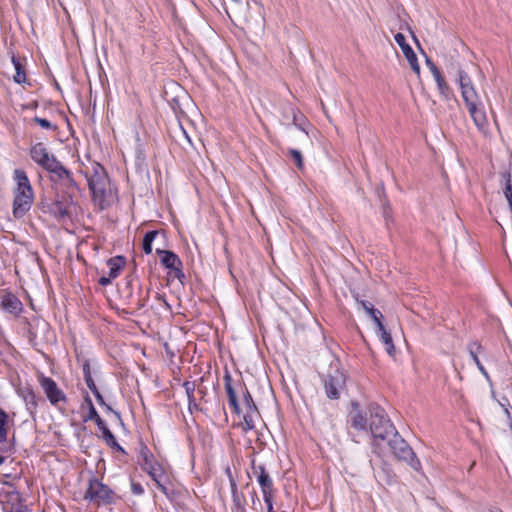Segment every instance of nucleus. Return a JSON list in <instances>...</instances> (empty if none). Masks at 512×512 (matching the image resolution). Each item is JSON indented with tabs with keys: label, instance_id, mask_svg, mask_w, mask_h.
Returning <instances> with one entry per match:
<instances>
[{
	"label": "nucleus",
	"instance_id": "obj_7",
	"mask_svg": "<svg viewBox=\"0 0 512 512\" xmlns=\"http://www.w3.org/2000/svg\"><path fill=\"white\" fill-rule=\"evenodd\" d=\"M346 377L343 372L335 370L329 373L324 380V388L329 399H338L344 390Z\"/></svg>",
	"mask_w": 512,
	"mask_h": 512
},
{
	"label": "nucleus",
	"instance_id": "obj_56",
	"mask_svg": "<svg viewBox=\"0 0 512 512\" xmlns=\"http://www.w3.org/2000/svg\"><path fill=\"white\" fill-rule=\"evenodd\" d=\"M197 408H198V405L196 404V401L194 400V403H192V410L197 409Z\"/></svg>",
	"mask_w": 512,
	"mask_h": 512
},
{
	"label": "nucleus",
	"instance_id": "obj_45",
	"mask_svg": "<svg viewBox=\"0 0 512 512\" xmlns=\"http://www.w3.org/2000/svg\"><path fill=\"white\" fill-rule=\"evenodd\" d=\"M83 376L84 378L85 377H88V376H91V371H90V363L88 360H86L84 363H83Z\"/></svg>",
	"mask_w": 512,
	"mask_h": 512
},
{
	"label": "nucleus",
	"instance_id": "obj_12",
	"mask_svg": "<svg viewBox=\"0 0 512 512\" xmlns=\"http://www.w3.org/2000/svg\"><path fill=\"white\" fill-rule=\"evenodd\" d=\"M396 43L400 46L403 54L405 55L411 69L417 74H420V66L416 54L411 46L406 42L405 36L402 33H397L394 36Z\"/></svg>",
	"mask_w": 512,
	"mask_h": 512
},
{
	"label": "nucleus",
	"instance_id": "obj_51",
	"mask_svg": "<svg viewBox=\"0 0 512 512\" xmlns=\"http://www.w3.org/2000/svg\"><path fill=\"white\" fill-rule=\"evenodd\" d=\"M104 407L107 409V411L112 412V413H113V414H114L118 419H121V415H120V413H119V412H117V411H114V410L111 408V406H109V405L107 404V406H104Z\"/></svg>",
	"mask_w": 512,
	"mask_h": 512
},
{
	"label": "nucleus",
	"instance_id": "obj_40",
	"mask_svg": "<svg viewBox=\"0 0 512 512\" xmlns=\"http://www.w3.org/2000/svg\"><path fill=\"white\" fill-rule=\"evenodd\" d=\"M131 492L134 495H142L144 493L143 486L138 482H131Z\"/></svg>",
	"mask_w": 512,
	"mask_h": 512
},
{
	"label": "nucleus",
	"instance_id": "obj_9",
	"mask_svg": "<svg viewBox=\"0 0 512 512\" xmlns=\"http://www.w3.org/2000/svg\"><path fill=\"white\" fill-rule=\"evenodd\" d=\"M31 159L46 171L57 161L45 145L41 142L34 144L30 149Z\"/></svg>",
	"mask_w": 512,
	"mask_h": 512
},
{
	"label": "nucleus",
	"instance_id": "obj_13",
	"mask_svg": "<svg viewBox=\"0 0 512 512\" xmlns=\"http://www.w3.org/2000/svg\"><path fill=\"white\" fill-rule=\"evenodd\" d=\"M0 306L5 312L14 315H18L23 308L18 297L10 292H5L0 296Z\"/></svg>",
	"mask_w": 512,
	"mask_h": 512
},
{
	"label": "nucleus",
	"instance_id": "obj_18",
	"mask_svg": "<svg viewBox=\"0 0 512 512\" xmlns=\"http://www.w3.org/2000/svg\"><path fill=\"white\" fill-rule=\"evenodd\" d=\"M433 78L436 82L437 90H438L440 96L442 97V99L445 101H449V100L453 99L454 92H453L452 88L449 86V84L446 82V80L444 79L442 73L437 74Z\"/></svg>",
	"mask_w": 512,
	"mask_h": 512
},
{
	"label": "nucleus",
	"instance_id": "obj_8",
	"mask_svg": "<svg viewBox=\"0 0 512 512\" xmlns=\"http://www.w3.org/2000/svg\"><path fill=\"white\" fill-rule=\"evenodd\" d=\"M156 254L160 256L161 264L174 272V276L182 281L185 275L182 271V262L180 258L172 251L156 249Z\"/></svg>",
	"mask_w": 512,
	"mask_h": 512
},
{
	"label": "nucleus",
	"instance_id": "obj_16",
	"mask_svg": "<svg viewBox=\"0 0 512 512\" xmlns=\"http://www.w3.org/2000/svg\"><path fill=\"white\" fill-rule=\"evenodd\" d=\"M151 479L156 483L157 487L164 493L167 494V483L168 475L164 468L160 465H154L149 471H147Z\"/></svg>",
	"mask_w": 512,
	"mask_h": 512
},
{
	"label": "nucleus",
	"instance_id": "obj_27",
	"mask_svg": "<svg viewBox=\"0 0 512 512\" xmlns=\"http://www.w3.org/2000/svg\"><path fill=\"white\" fill-rule=\"evenodd\" d=\"M12 62L15 68V75L13 76L14 81L18 84L24 83L26 81V74L23 65L20 60L15 57L12 58Z\"/></svg>",
	"mask_w": 512,
	"mask_h": 512
},
{
	"label": "nucleus",
	"instance_id": "obj_29",
	"mask_svg": "<svg viewBox=\"0 0 512 512\" xmlns=\"http://www.w3.org/2000/svg\"><path fill=\"white\" fill-rule=\"evenodd\" d=\"M258 414H254L252 413V411L250 410H247V412L245 413L244 417H243V423H242V426H243V429L245 431H248V430H252L255 428V420L254 418L257 416Z\"/></svg>",
	"mask_w": 512,
	"mask_h": 512
},
{
	"label": "nucleus",
	"instance_id": "obj_49",
	"mask_svg": "<svg viewBox=\"0 0 512 512\" xmlns=\"http://www.w3.org/2000/svg\"><path fill=\"white\" fill-rule=\"evenodd\" d=\"M96 397V400L97 402L101 405V406H107V403L104 401V398L103 396L100 394H98Z\"/></svg>",
	"mask_w": 512,
	"mask_h": 512
},
{
	"label": "nucleus",
	"instance_id": "obj_38",
	"mask_svg": "<svg viewBox=\"0 0 512 512\" xmlns=\"http://www.w3.org/2000/svg\"><path fill=\"white\" fill-rule=\"evenodd\" d=\"M426 65L429 68V70H430L431 74L433 75V77L436 76L437 74L441 73V71L434 64V62L430 58H428V57H426Z\"/></svg>",
	"mask_w": 512,
	"mask_h": 512
},
{
	"label": "nucleus",
	"instance_id": "obj_17",
	"mask_svg": "<svg viewBox=\"0 0 512 512\" xmlns=\"http://www.w3.org/2000/svg\"><path fill=\"white\" fill-rule=\"evenodd\" d=\"M224 386L228 396V403L230 407L233 409L235 413L239 414L240 406L237 400L236 392L232 386V377L229 373H226L224 376Z\"/></svg>",
	"mask_w": 512,
	"mask_h": 512
},
{
	"label": "nucleus",
	"instance_id": "obj_1",
	"mask_svg": "<svg viewBox=\"0 0 512 512\" xmlns=\"http://www.w3.org/2000/svg\"><path fill=\"white\" fill-rule=\"evenodd\" d=\"M455 80L459 85L463 101L475 126L480 132L486 134L488 130L487 115L471 77L465 70L459 67Z\"/></svg>",
	"mask_w": 512,
	"mask_h": 512
},
{
	"label": "nucleus",
	"instance_id": "obj_39",
	"mask_svg": "<svg viewBox=\"0 0 512 512\" xmlns=\"http://www.w3.org/2000/svg\"><path fill=\"white\" fill-rule=\"evenodd\" d=\"M34 122L44 129H51L53 125L47 119L35 117Z\"/></svg>",
	"mask_w": 512,
	"mask_h": 512
},
{
	"label": "nucleus",
	"instance_id": "obj_47",
	"mask_svg": "<svg viewBox=\"0 0 512 512\" xmlns=\"http://www.w3.org/2000/svg\"><path fill=\"white\" fill-rule=\"evenodd\" d=\"M84 380H85L86 385H87V387H88L89 389H90L91 387H93V386H95V385H96V384H95V382H94V380H93V378H92V375H91V376H88V377H85V378H84Z\"/></svg>",
	"mask_w": 512,
	"mask_h": 512
},
{
	"label": "nucleus",
	"instance_id": "obj_32",
	"mask_svg": "<svg viewBox=\"0 0 512 512\" xmlns=\"http://www.w3.org/2000/svg\"><path fill=\"white\" fill-rule=\"evenodd\" d=\"M369 316L371 317L377 328L384 325L382 322L383 315L378 309L370 308Z\"/></svg>",
	"mask_w": 512,
	"mask_h": 512
},
{
	"label": "nucleus",
	"instance_id": "obj_15",
	"mask_svg": "<svg viewBox=\"0 0 512 512\" xmlns=\"http://www.w3.org/2000/svg\"><path fill=\"white\" fill-rule=\"evenodd\" d=\"M14 179L17 183L14 195H33L32 186L24 170L16 169L14 171Z\"/></svg>",
	"mask_w": 512,
	"mask_h": 512
},
{
	"label": "nucleus",
	"instance_id": "obj_36",
	"mask_svg": "<svg viewBox=\"0 0 512 512\" xmlns=\"http://www.w3.org/2000/svg\"><path fill=\"white\" fill-rule=\"evenodd\" d=\"M68 190H78V185L73 179L71 172H69L68 177L61 182Z\"/></svg>",
	"mask_w": 512,
	"mask_h": 512
},
{
	"label": "nucleus",
	"instance_id": "obj_3",
	"mask_svg": "<svg viewBox=\"0 0 512 512\" xmlns=\"http://www.w3.org/2000/svg\"><path fill=\"white\" fill-rule=\"evenodd\" d=\"M85 176L94 203L104 209L113 197L111 182L104 167L97 162H93L90 167L86 168Z\"/></svg>",
	"mask_w": 512,
	"mask_h": 512
},
{
	"label": "nucleus",
	"instance_id": "obj_2",
	"mask_svg": "<svg viewBox=\"0 0 512 512\" xmlns=\"http://www.w3.org/2000/svg\"><path fill=\"white\" fill-rule=\"evenodd\" d=\"M369 414V431L373 437L372 450L381 455L384 442L396 435V428L387 413L379 405L372 403L367 408Z\"/></svg>",
	"mask_w": 512,
	"mask_h": 512
},
{
	"label": "nucleus",
	"instance_id": "obj_54",
	"mask_svg": "<svg viewBox=\"0 0 512 512\" xmlns=\"http://www.w3.org/2000/svg\"><path fill=\"white\" fill-rule=\"evenodd\" d=\"M144 305H145V304H144L143 302H141V301H139V302H138V304H137V306H138V308H139V309H140V308H142V307H144Z\"/></svg>",
	"mask_w": 512,
	"mask_h": 512
},
{
	"label": "nucleus",
	"instance_id": "obj_53",
	"mask_svg": "<svg viewBox=\"0 0 512 512\" xmlns=\"http://www.w3.org/2000/svg\"><path fill=\"white\" fill-rule=\"evenodd\" d=\"M85 403L87 404L88 408H89V407H91V405H93L92 400H91V398L89 397V395H86V397H85Z\"/></svg>",
	"mask_w": 512,
	"mask_h": 512
},
{
	"label": "nucleus",
	"instance_id": "obj_20",
	"mask_svg": "<svg viewBox=\"0 0 512 512\" xmlns=\"http://www.w3.org/2000/svg\"><path fill=\"white\" fill-rule=\"evenodd\" d=\"M481 349H482V346L478 342H472L468 345V351H469L471 358L473 359V362L476 364V366L479 369V371L481 372V374L486 379L489 380V378H490L489 374L478 358V353L481 351Z\"/></svg>",
	"mask_w": 512,
	"mask_h": 512
},
{
	"label": "nucleus",
	"instance_id": "obj_33",
	"mask_svg": "<svg viewBox=\"0 0 512 512\" xmlns=\"http://www.w3.org/2000/svg\"><path fill=\"white\" fill-rule=\"evenodd\" d=\"M138 463L140 464V466L142 467V469L147 472L149 471L151 468L154 467V465H157L159 464L158 462H156L154 460V456H150L148 458H145L144 460H138Z\"/></svg>",
	"mask_w": 512,
	"mask_h": 512
},
{
	"label": "nucleus",
	"instance_id": "obj_23",
	"mask_svg": "<svg viewBox=\"0 0 512 512\" xmlns=\"http://www.w3.org/2000/svg\"><path fill=\"white\" fill-rule=\"evenodd\" d=\"M369 419H367L366 416H364L360 411H357L350 416V424L351 427H353L356 430L359 431H366L367 430V422Z\"/></svg>",
	"mask_w": 512,
	"mask_h": 512
},
{
	"label": "nucleus",
	"instance_id": "obj_43",
	"mask_svg": "<svg viewBox=\"0 0 512 512\" xmlns=\"http://www.w3.org/2000/svg\"><path fill=\"white\" fill-rule=\"evenodd\" d=\"M112 278H110L109 275H103L99 278L98 280V283L101 285V286H108L111 282H112Z\"/></svg>",
	"mask_w": 512,
	"mask_h": 512
},
{
	"label": "nucleus",
	"instance_id": "obj_19",
	"mask_svg": "<svg viewBox=\"0 0 512 512\" xmlns=\"http://www.w3.org/2000/svg\"><path fill=\"white\" fill-rule=\"evenodd\" d=\"M126 264V259L123 256H115L110 258L107 261V266L109 268L108 275L110 278L115 279L119 276L121 270Z\"/></svg>",
	"mask_w": 512,
	"mask_h": 512
},
{
	"label": "nucleus",
	"instance_id": "obj_28",
	"mask_svg": "<svg viewBox=\"0 0 512 512\" xmlns=\"http://www.w3.org/2000/svg\"><path fill=\"white\" fill-rule=\"evenodd\" d=\"M103 438L108 446H110L113 449H116L117 451L125 454V450L118 444L116 441L115 436L110 430L104 431Z\"/></svg>",
	"mask_w": 512,
	"mask_h": 512
},
{
	"label": "nucleus",
	"instance_id": "obj_41",
	"mask_svg": "<svg viewBox=\"0 0 512 512\" xmlns=\"http://www.w3.org/2000/svg\"><path fill=\"white\" fill-rule=\"evenodd\" d=\"M150 456H152V454L150 453V451L147 448V446L142 445L141 448H140L138 460H144L145 458H148Z\"/></svg>",
	"mask_w": 512,
	"mask_h": 512
},
{
	"label": "nucleus",
	"instance_id": "obj_21",
	"mask_svg": "<svg viewBox=\"0 0 512 512\" xmlns=\"http://www.w3.org/2000/svg\"><path fill=\"white\" fill-rule=\"evenodd\" d=\"M377 335L379 336L381 342L385 345L386 352L390 356H393L395 353V346L391 334L386 330L384 325L377 328Z\"/></svg>",
	"mask_w": 512,
	"mask_h": 512
},
{
	"label": "nucleus",
	"instance_id": "obj_11",
	"mask_svg": "<svg viewBox=\"0 0 512 512\" xmlns=\"http://www.w3.org/2000/svg\"><path fill=\"white\" fill-rule=\"evenodd\" d=\"M73 204L72 196H68L63 198L62 200H55L51 207L50 212L52 215L58 220L62 222H66L71 220V206Z\"/></svg>",
	"mask_w": 512,
	"mask_h": 512
},
{
	"label": "nucleus",
	"instance_id": "obj_52",
	"mask_svg": "<svg viewBox=\"0 0 512 512\" xmlns=\"http://www.w3.org/2000/svg\"><path fill=\"white\" fill-rule=\"evenodd\" d=\"M90 391L94 394V396H97L98 394H100V391L98 390L96 385L91 387Z\"/></svg>",
	"mask_w": 512,
	"mask_h": 512
},
{
	"label": "nucleus",
	"instance_id": "obj_46",
	"mask_svg": "<svg viewBox=\"0 0 512 512\" xmlns=\"http://www.w3.org/2000/svg\"><path fill=\"white\" fill-rule=\"evenodd\" d=\"M225 473L229 479L230 487L232 486V481H236L232 475L231 468L229 466L226 467Z\"/></svg>",
	"mask_w": 512,
	"mask_h": 512
},
{
	"label": "nucleus",
	"instance_id": "obj_57",
	"mask_svg": "<svg viewBox=\"0 0 512 512\" xmlns=\"http://www.w3.org/2000/svg\"><path fill=\"white\" fill-rule=\"evenodd\" d=\"M386 477H387V479H386V483H390V482H391V478H390L389 473H387Z\"/></svg>",
	"mask_w": 512,
	"mask_h": 512
},
{
	"label": "nucleus",
	"instance_id": "obj_26",
	"mask_svg": "<svg viewBox=\"0 0 512 512\" xmlns=\"http://www.w3.org/2000/svg\"><path fill=\"white\" fill-rule=\"evenodd\" d=\"M159 234L160 232L158 230H151L144 235L142 249L146 254H150L152 252V243Z\"/></svg>",
	"mask_w": 512,
	"mask_h": 512
},
{
	"label": "nucleus",
	"instance_id": "obj_59",
	"mask_svg": "<svg viewBox=\"0 0 512 512\" xmlns=\"http://www.w3.org/2000/svg\"><path fill=\"white\" fill-rule=\"evenodd\" d=\"M296 114L293 112V123L296 125Z\"/></svg>",
	"mask_w": 512,
	"mask_h": 512
},
{
	"label": "nucleus",
	"instance_id": "obj_50",
	"mask_svg": "<svg viewBox=\"0 0 512 512\" xmlns=\"http://www.w3.org/2000/svg\"><path fill=\"white\" fill-rule=\"evenodd\" d=\"M180 132L183 135V137L187 140L189 144H192L190 137L188 136L187 132L180 126Z\"/></svg>",
	"mask_w": 512,
	"mask_h": 512
},
{
	"label": "nucleus",
	"instance_id": "obj_37",
	"mask_svg": "<svg viewBox=\"0 0 512 512\" xmlns=\"http://www.w3.org/2000/svg\"><path fill=\"white\" fill-rule=\"evenodd\" d=\"M88 415L84 417V422H87V421H90V420H95L96 418L99 417V414L97 412V410L95 409L94 405H91V407L88 408Z\"/></svg>",
	"mask_w": 512,
	"mask_h": 512
},
{
	"label": "nucleus",
	"instance_id": "obj_34",
	"mask_svg": "<svg viewBox=\"0 0 512 512\" xmlns=\"http://www.w3.org/2000/svg\"><path fill=\"white\" fill-rule=\"evenodd\" d=\"M289 155L294 160L297 168L302 169L303 168V158H302L301 152L296 149H290Z\"/></svg>",
	"mask_w": 512,
	"mask_h": 512
},
{
	"label": "nucleus",
	"instance_id": "obj_30",
	"mask_svg": "<svg viewBox=\"0 0 512 512\" xmlns=\"http://www.w3.org/2000/svg\"><path fill=\"white\" fill-rule=\"evenodd\" d=\"M183 386H184L186 394H187L189 410L192 411V403H194V392H195V388H196L195 383L186 381V382H184Z\"/></svg>",
	"mask_w": 512,
	"mask_h": 512
},
{
	"label": "nucleus",
	"instance_id": "obj_42",
	"mask_svg": "<svg viewBox=\"0 0 512 512\" xmlns=\"http://www.w3.org/2000/svg\"><path fill=\"white\" fill-rule=\"evenodd\" d=\"M98 428L102 431V435L104 434V431L109 430V428L106 426L105 422L102 420V418L99 416L95 420H93Z\"/></svg>",
	"mask_w": 512,
	"mask_h": 512
},
{
	"label": "nucleus",
	"instance_id": "obj_60",
	"mask_svg": "<svg viewBox=\"0 0 512 512\" xmlns=\"http://www.w3.org/2000/svg\"><path fill=\"white\" fill-rule=\"evenodd\" d=\"M511 429H512V422H511Z\"/></svg>",
	"mask_w": 512,
	"mask_h": 512
},
{
	"label": "nucleus",
	"instance_id": "obj_5",
	"mask_svg": "<svg viewBox=\"0 0 512 512\" xmlns=\"http://www.w3.org/2000/svg\"><path fill=\"white\" fill-rule=\"evenodd\" d=\"M114 492L98 479L93 478L89 481L88 488L84 494V499L101 504H110L113 502Z\"/></svg>",
	"mask_w": 512,
	"mask_h": 512
},
{
	"label": "nucleus",
	"instance_id": "obj_4",
	"mask_svg": "<svg viewBox=\"0 0 512 512\" xmlns=\"http://www.w3.org/2000/svg\"><path fill=\"white\" fill-rule=\"evenodd\" d=\"M393 455L402 461H406L414 470L418 471L421 468L420 461L415 456L414 452L407 444V442L396 431L395 436H391L384 442Z\"/></svg>",
	"mask_w": 512,
	"mask_h": 512
},
{
	"label": "nucleus",
	"instance_id": "obj_10",
	"mask_svg": "<svg viewBox=\"0 0 512 512\" xmlns=\"http://www.w3.org/2000/svg\"><path fill=\"white\" fill-rule=\"evenodd\" d=\"M39 383L51 404L56 405L61 401H66L65 394L52 378L42 375L39 377Z\"/></svg>",
	"mask_w": 512,
	"mask_h": 512
},
{
	"label": "nucleus",
	"instance_id": "obj_25",
	"mask_svg": "<svg viewBox=\"0 0 512 512\" xmlns=\"http://www.w3.org/2000/svg\"><path fill=\"white\" fill-rule=\"evenodd\" d=\"M8 424L9 416L2 408H0V443L6 442L7 440Z\"/></svg>",
	"mask_w": 512,
	"mask_h": 512
},
{
	"label": "nucleus",
	"instance_id": "obj_14",
	"mask_svg": "<svg viewBox=\"0 0 512 512\" xmlns=\"http://www.w3.org/2000/svg\"><path fill=\"white\" fill-rule=\"evenodd\" d=\"M34 195H14L13 216L22 218L31 208Z\"/></svg>",
	"mask_w": 512,
	"mask_h": 512
},
{
	"label": "nucleus",
	"instance_id": "obj_35",
	"mask_svg": "<svg viewBox=\"0 0 512 512\" xmlns=\"http://www.w3.org/2000/svg\"><path fill=\"white\" fill-rule=\"evenodd\" d=\"M503 180H504V189H503V192H504V195L507 196V195H512V184H511V175L509 172H504L503 175Z\"/></svg>",
	"mask_w": 512,
	"mask_h": 512
},
{
	"label": "nucleus",
	"instance_id": "obj_61",
	"mask_svg": "<svg viewBox=\"0 0 512 512\" xmlns=\"http://www.w3.org/2000/svg\"><path fill=\"white\" fill-rule=\"evenodd\" d=\"M511 429H512V422H511Z\"/></svg>",
	"mask_w": 512,
	"mask_h": 512
},
{
	"label": "nucleus",
	"instance_id": "obj_44",
	"mask_svg": "<svg viewBox=\"0 0 512 512\" xmlns=\"http://www.w3.org/2000/svg\"><path fill=\"white\" fill-rule=\"evenodd\" d=\"M264 499V502L267 506V512H274V509H273V499L274 497H265L263 498Z\"/></svg>",
	"mask_w": 512,
	"mask_h": 512
},
{
	"label": "nucleus",
	"instance_id": "obj_22",
	"mask_svg": "<svg viewBox=\"0 0 512 512\" xmlns=\"http://www.w3.org/2000/svg\"><path fill=\"white\" fill-rule=\"evenodd\" d=\"M51 174L53 181H64L68 177L69 170L66 169L58 160L47 170Z\"/></svg>",
	"mask_w": 512,
	"mask_h": 512
},
{
	"label": "nucleus",
	"instance_id": "obj_6",
	"mask_svg": "<svg viewBox=\"0 0 512 512\" xmlns=\"http://www.w3.org/2000/svg\"><path fill=\"white\" fill-rule=\"evenodd\" d=\"M251 469L252 473L255 476L263 495V498L265 497H274L275 495V488L273 484V479L270 476L269 472L267 471L265 465L259 464L257 465L255 463V460L253 459L251 461Z\"/></svg>",
	"mask_w": 512,
	"mask_h": 512
},
{
	"label": "nucleus",
	"instance_id": "obj_24",
	"mask_svg": "<svg viewBox=\"0 0 512 512\" xmlns=\"http://www.w3.org/2000/svg\"><path fill=\"white\" fill-rule=\"evenodd\" d=\"M230 488L232 493L233 506L235 507L236 512H244V496L238 492L236 481H232V486Z\"/></svg>",
	"mask_w": 512,
	"mask_h": 512
},
{
	"label": "nucleus",
	"instance_id": "obj_31",
	"mask_svg": "<svg viewBox=\"0 0 512 512\" xmlns=\"http://www.w3.org/2000/svg\"><path fill=\"white\" fill-rule=\"evenodd\" d=\"M243 400L247 407V410L252 411V413L254 414H258L257 406L255 405L253 398L247 388H245V391L243 393Z\"/></svg>",
	"mask_w": 512,
	"mask_h": 512
},
{
	"label": "nucleus",
	"instance_id": "obj_55",
	"mask_svg": "<svg viewBox=\"0 0 512 512\" xmlns=\"http://www.w3.org/2000/svg\"><path fill=\"white\" fill-rule=\"evenodd\" d=\"M383 214H384V217H386V218L388 217V212H387V208L386 207H384Z\"/></svg>",
	"mask_w": 512,
	"mask_h": 512
},
{
	"label": "nucleus",
	"instance_id": "obj_48",
	"mask_svg": "<svg viewBox=\"0 0 512 512\" xmlns=\"http://www.w3.org/2000/svg\"><path fill=\"white\" fill-rule=\"evenodd\" d=\"M363 309L369 314L370 308H374L373 305L367 301H361Z\"/></svg>",
	"mask_w": 512,
	"mask_h": 512
},
{
	"label": "nucleus",
	"instance_id": "obj_58",
	"mask_svg": "<svg viewBox=\"0 0 512 512\" xmlns=\"http://www.w3.org/2000/svg\"><path fill=\"white\" fill-rule=\"evenodd\" d=\"M5 461V457L4 456H0V465L3 464Z\"/></svg>",
	"mask_w": 512,
	"mask_h": 512
}]
</instances>
